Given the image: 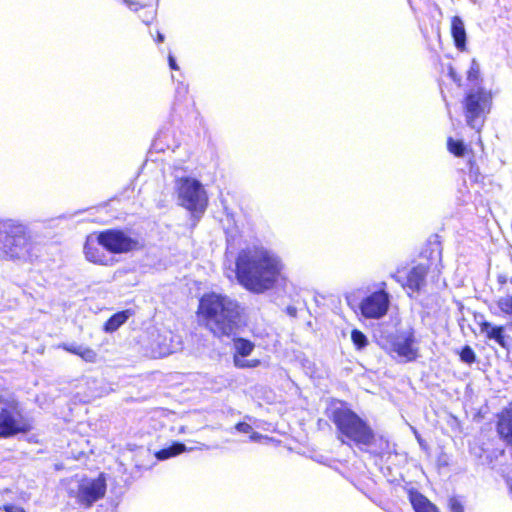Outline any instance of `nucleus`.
<instances>
[{
    "label": "nucleus",
    "mask_w": 512,
    "mask_h": 512,
    "mask_svg": "<svg viewBox=\"0 0 512 512\" xmlns=\"http://www.w3.org/2000/svg\"><path fill=\"white\" fill-rule=\"evenodd\" d=\"M337 429V439L342 444L358 447L372 445L375 435L371 427L354 411L343 404L334 406L328 415Z\"/></svg>",
    "instance_id": "20e7f679"
},
{
    "label": "nucleus",
    "mask_w": 512,
    "mask_h": 512,
    "mask_svg": "<svg viewBox=\"0 0 512 512\" xmlns=\"http://www.w3.org/2000/svg\"><path fill=\"white\" fill-rule=\"evenodd\" d=\"M132 316H134V312L130 309H127V310L121 311L119 313H116V314L110 316L108 320H113V321L127 320L128 318H130Z\"/></svg>",
    "instance_id": "c756f323"
},
{
    "label": "nucleus",
    "mask_w": 512,
    "mask_h": 512,
    "mask_svg": "<svg viewBox=\"0 0 512 512\" xmlns=\"http://www.w3.org/2000/svg\"><path fill=\"white\" fill-rule=\"evenodd\" d=\"M168 61H169V66H170L171 69H173V70H178L179 69V67H178V65H177V63L175 61V58L172 55H169Z\"/></svg>",
    "instance_id": "58836bf2"
},
{
    "label": "nucleus",
    "mask_w": 512,
    "mask_h": 512,
    "mask_svg": "<svg viewBox=\"0 0 512 512\" xmlns=\"http://www.w3.org/2000/svg\"><path fill=\"white\" fill-rule=\"evenodd\" d=\"M498 307L506 315H512V296H505L499 299Z\"/></svg>",
    "instance_id": "393cba45"
},
{
    "label": "nucleus",
    "mask_w": 512,
    "mask_h": 512,
    "mask_svg": "<svg viewBox=\"0 0 512 512\" xmlns=\"http://www.w3.org/2000/svg\"><path fill=\"white\" fill-rule=\"evenodd\" d=\"M175 191L179 205L193 212L202 214L207 207V193L195 178L175 174Z\"/></svg>",
    "instance_id": "39448f33"
},
{
    "label": "nucleus",
    "mask_w": 512,
    "mask_h": 512,
    "mask_svg": "<svg viewBox=\"0 0 512 512\" xmlns=\"http://www.w3.org/2000/svg\"><path fill=\"white\" fill-rule=\"evenodd\" d=\"M263 437H264L263 435H261L258 432H255L253 430H252V432H250V440L253 442L260 441Z\"/></svg>",
    "instance_id": "4c0bfd02"
},
{
    "label": "nucleus",
    "mask_w": 512,
    "mask_h": 512,
    "mask_svg": "<svg viewBox=\"0 0 512 512\" xmlns=\"http://www.w3.org/2000/svg\"><path fill=\"white\" fill-rule=\"evenodd\" d=\"M374 338L387 353L405 362L414 361L419 356L414 330L409 325L402 326L401 322H377Z\"/></svg>",
    "instance_id": "f03ea898"
},
{
    "label": "nucleus",
    "mask_w": 512,
    "mask_h": 512,
    "mask_svg": "<svg viewBox=\"0 0 512 512\" xmlns=\"http://www.w3.org/2000/svg\"><path fill=\"white\" fill-rule=\"evenodd\" d=\"M499 281H500L501 283H504V282H505V278H504L503 276H500V277H499Z\"/></svg>",
    "instance_id": "79ce46f5"
},
{
    "label": "nucleus",
    "mask_w": 512,
    "mask_h": 512,
    "mask_svg": "<svg viewBox=\"0 0 512 512\" xmlns=\"http://www.w3.org/2000/svg\"><path fill=\"white\" fill-rule=\"evenodd\" d=\"M60 347H62L67 352L79 356L85 362L94 363L97 360V353L87 346L77 343H64Z\"/></svg>",
    "instance_id": "f3484780"
},
{
    "label": "nucleus",
    "mask_w": 512,
    "mask_h": 512,
    "mask_svg": "<svg viewBox=\"0 0 512 512\" xmlns=\"http://www.w3.org/2000/svg\"><path fill=\"white\" fill-rule=\"evenodd\" d=\"M497 430L500 437L508 444L512 445V409L505 410L499 416Z\"/></svg>",
    "instance_id": "dca6fc26"
},
{
    "label": "nucleus",
    "mask_w": 512,
    "mask_h": 512,
    "mask_svg": "<svg viewBox=\"0 0 512 512\" xmlns=\"http://www.w3.org/2000/svg\"><path fill=\"white\" fill-rule=\"evenodd\" d=\"M451 35L456 48L464 51L466 48V29L463 20L459 16L452 17Z\"/></svg>",
    "instance_id": "2eb2a0df"
},
{
    "label": "nucleus",
    "mask_w": 512,
    "mask_h": 512,
    "mask_svg": "<svg viewBox=\"0 0 512 512\" xmlns=\"http://www.w3.org/2000/svg\"><path fill=\"white\" fill-rule=\"evenodd\" d=\"M5 512H26L22 507L13 506V505H5Z\"/></svg>",
    "instance_id": "72a5a7b5"
},
{
    "label": "nucleus",
    "mask_w": 512,
    "mask_h": 512,
    "mask_svg": "<svg viewBox=\"0 0 512 512\" xmlns=\"http://www.w3.org/2000/svg\"><path fill=\"white\" fill-rule=\"evenodd\" d=\"M448 149L451 153H453L457 157H461L464 155L466 147L462 141H456L452 138L448 139Z\"/></svg>",
    "instance_id": "5701e85b"
},
{
    "label": "nucleus",
    "mask_w": 512,
    "mask_h": 512,
    "mask_svg": "<svg viewBox=\"0 0 512 512\" xmlns=\"http://www.w3.org/2000/svg\"><path fill=\"white\" fill-rule=\"evenodd\" d=\"M101 247L115 254L127 253L134 250L138 242L121 230L108 229L98 234Z\"/></svg>",
    "instance_id": "9d476101"
},
{
    "label": "nucleus",
    "mask_w": 512,
    "mask_h": 512,
    "mask_svg": "<svg viewBox=\"0 0 512 512\" xmlns=\"http://www.w3.org/2000/svg\"><path fill=\"white\" fill-rule=\"evenodd\" d=\"M455 307L460 311L461 313V319L460 320H468L470 317H476L469 308H466L461 302L456 301Z\"/></svg>",
    "instance_id": "cd10ccee"
},
{
    "label": "nucleus",
    "mask_w": 512,
    "mask_h": 512,
    "mask_svg": "<svg viewBox=\"0 0 512 512\" xmlns=\"http://www.w3.org/2000/svg\"><path fill=\"white\" fill-rule=\"evenodd\" d=\"M235 429L240 433H246V434L252 432V430H253L252 426L245 422H240V423L236 424Z\"/></svg>",
    "instance_id": "2f4dec72"
},
{
    "label": "nucleus",
    "mask_w": 512,
    "mask_h": 512,
    "mask_svg": "<svg viewBox=\"0 0 512 512\" xmlns=\"http://www.w3.org/2000/svg\"><path fill=\"white\" fill-rule=\"evenodd\" d=\"M282 269L281 259L264 247L243 249L236 261L238 281L246 289L257 293L272 288L280 278Z\"/></svg>",
    "instance_id": "f257e3e1"
},
{
    "label": "nucleus",
    "mask_w": 512,
    "mask_h": 512,
    "mask_svg": "<svg viewBox=\"0 0 512 512\" xmlns=\"http://www.w3.org/2000/svg\"><path fill=\"white\" fill-rule=\"evenodd\" d=\"M411 503L415 512H439L434 504L419 493L411 495Z\"/></svg>",
    "instance_id": "aec40b11"
},
{
    "label": "nucleus",
    "mask_w": 512,
    "mask_h": 512,
    "mask_svg": "<svg viewBox=\"0 0 512 512\" xmlns=\"http://www.w3.org/2000/svg\"><path fill=\"white\" fill-rule=\"evenodd\" d=\"M40 247L32 240L27 228L14 219H0V256L9 260L32 261Z\"/></svg>",
    "instance_id": "7ed1b4c3"
},
{
    "label": "nucleus",
    "mask_w": 512,
    "mask_h": 512,
    "mask_svg": "<svg viewBox=\"0 0 512 512\" xmlns=\"http://www.w3.org/2000/svg\"><path fill=\"white\" fill-rule=\"evenodd\" d=\"M449 74H450V76L452 77V79H453L455 82L459 81V79L457 78L456 73L454 72V70H453V68H452V67H450V69H449Z\"/></svg>",
    "instance_id": "ea45409f"
},
{
    "label": "nucleus",
    "mask_w": 512,
    "mask_h": 512,
    "mask_svg": "<svg viewBox=\"0 0 512 512\" xmlns=\"http://www.w3.org/2000/svg\"><path fill=\"white\" fill-rule=\"evenodd\" d=\"M492 104L491 93L483 88L470 90L464 99V114L466 123L472 129L480 132Z\"/></svg>",
    "instance_id": "423d86ee"
},
{
    "label": "nucleus",
    "mask_w": 512,
    "mask_h": 512,
    "mask_svg": "<svg viewBox=\"0 0 512 512\" xmlns=\"http://www.w3.org/2000/svg\"><path fill=\"white\" fill-rule=\"evenodd\" d=\"M124 2L133 11H137L141 7V5L138 2H134V1H130V0H124Z\"/></svg>",
    "instance_id": "f704fd0d"
},
{
    "label": "nucleus",
    "mask_w": 512,
    "mask_h": 512,
    "mask_svg": "<svg viewBox=\"0 0 512 512\" xmlns=\"http://www.w3.org/2000/svg\"><path fill=\"white\" fill-rule=\"evenodd\" d=\"M351 339L354 343V345L356 346L357 349H362L364 348L368 341H367V337L359 330H356L354 329L351 333Z\"/></svg>",
    "instance_id": "b1692460"
},
{
    "label": "nucleus",
    "mask_w": 512,
    "mask_h": 512,
    "mask_svg": "<svg viewBox=\"0 0 512 512\" xmlns=\"http://www.w3.org/2000/svg\"><path fill=\"white\" fill-rule=\"evenodd\" d=\"M426 275L427 268L424 265H417L409 271L403 286L411 292H417L424 285Z\"/></svg>",
    "instance_id": "4468645a"
},
{
    "label": "nucleus",
    "mask_w": 512,
    "mask_h": 512,
    "mask_svg": "<svg viewBox=\"0 0 512 512\" xmlns=\"http://www.w3.org/2000/svg\"><path fill=\"white\" fill-rule=\"evenodd\" d=\"M478 75V67L476 66L475 62L473 61L472 66L468 72V79L473 80L476 79Z\"/></svg>",
    "instance_id": "473e14b6"
},
{
    "label": "nucleus",
    "mask_w": 512,
    "mask_h": 512,
    "mask_svg": "<svg viewBox=\"0 0 512 512\" xmlns=\"http://www.w3.org/2000/svg\"><path fill=\"white\" fill-rule=\"evenodd\" d=\"M345 300L347 302V304L354 308V305H353V302H354V293L353 292H350V293H346L345 294Z\"/></svg>",
    "instance_id": "e433bc0d"
},
{
    "label": "nucleus",
    "mask_w": 512,
    "mask_h": 512,
    "mask_svg": "<svg viewBox=\"0 0 512 512\" xmlns=\"http://www.w3.org/2000/svg\"><path fill=\"white\" fill-rule=\"evenodd\" d=\"M286 313H287V316L290 317V318H295L297 317V309L293 306H288L287 309H286Z\"/></svg>",
    "instance_id": "c9c22d12"
},
{
    "label": "nucleus",
    "mask_w": 512,
    "mask_h": 512,
    "mask_svg": "<svg viewBox=\"0 0 512 512\" xmlns=\"http://www.w3.org/2000/svg\"><path fill=\"white\" fill-rule=\"evenodd\" d=\"M238 304L221 295L211 293L199 301L198 314L210 320H233L239 316Z\"/></svg>",
    "instance_id": "0eeeda50"
},
{
    "label": "nucleus",
    "mask_w": 512,
    "mask_h": 512,
    "mask_svg": "<svg viewBox=\"0 0 512 512\" xmlns=\"http://www.w3.org/2000/svg\"><path fill=\"white\" fill-rule=\"evenodd\" d=\"M122 323L123 322H105L103 325V330L106 332H114L120 327Z\"/></svg>",
    "instance_id": "7c9ffc66"
},
{
    "label": "nucleus",
    "mask_w": 512,
    "mask_h": 512,
    "mask_svg": "<svg viewBox=\"0 0 512 512\" xmlns=\"http://www.w3.org/2000/svg\"><path fill=\"white\" fill-rule=\"evenodd\" d=\"M236 322H205L206 327L216 336H230Z\"/></svg>",
    "instance_id": "6ab92c4d"
},
{
    "label": "nucleus",
    "mask_w": 512,
    "mask_h": 512,
    "mask_svg": "<svg viewBox=\"0 0 512 512\" xmlns=\"http://www.w3.org/2000/svg\"><path fill=\"white\" fill-rule=\"evenodd\" d=\"M460 358L463 362L471 364L475 361V353L470 346H465L461 350Z\"/></svg>",
    "instance_id": "a878e982"
},
{
    "label": "nucleus",
    "mask_w": 512,
    "mask_h": 512,
    "mask_svg": "<svg viewBox=\"0 0 512 512\" xmlns=\"http://www.w3.org/2000/svg\"><path fill=\"white\" fill-rule=\"evenodd\" d=\"M157 41L158 42H163L164 41V35L161 34L160 32H158V34H157Z\"/></svg>",
    "instance_id": "a19ab883"
},
{
    "label": "nucleus",
    "mask_w": 512,
    "mask_h": 512,
    "mask_svg": "<svg viewBox=\"0 0 512 512\" xmlns=\"http://www.w3.org/2000/svg\"><path fill=\"white\" fill-rule=\"evenodd\" d=\"M448 506L451 512H464V507L457 497H451Z\"/></svg>",
    "instance_id": "c85d7f7f"
},
{
    "label": "nucleus",
    "mask_w": 512,
    "mask_h": 512,
    "mask_svg": "<svg viewBox=\"0 0 512 512\" xmlns=\"http://www.w3.org/2000/svg\"><path fill=\"white\" fill-rule=\"evenodd\" d=\"M84 254L89 262L100 265H111L113 258L106 255L102 249L101 244L98 242V235L87 237L84 245Z\"/></svg>",
    "instance_id": "f8f14e48"
},
{
    "label": "nucleus",
    "mask_w": 512,
    "mask_h": 512,
    "mask_svg": "<svg viewBox=\"0 0 512 512\" xmlns=\"http://www.w3.org/2000/svg\"><path fill=\"white\" fill-rule=\"evenodd\" d=\"M234 364L238 368L256 367L259 364L258 360H244L239 356L234 355Z\"/></svg>",
    "instance_id": "bb28decb"
},
{
    "label": "nucleus",
    "mask_w": 512,
    "mask_h": 512,
    "mask_svg": "<svg viewBox=\"0 0 512 512\" xmlns=\"http://www.w3.org/2000/svg\"><path fill=\"white\" fill-rule=\"evenodd\" d=\"M389 303L390 299L388 293L380 290L363 299L359 308L365 318L379 319L386 314Z\"/></svg>",
    "instance_id": "9b49d317"
},
{
    "label": "nucleus",
    "mask_w": 512,
    "mask_h": 512,
    "mask_svg": "<svg viewBox=\"0 0 512 512\" xmlns=\"http://www.w3.org/2000/svg\"><path fill=\"white\" fill-rule=\"evenodd\" d=\"M151 339L142 340L143 344L146 343L147 353L153 358H160L172 353L170 347L165 343L163 338L157 331L150 333Z\"/></svg>",
    "instance_id": "ddd939ff"
},
{
    "label": "nucleus",
    "mask_w": 512,
    "mask_h": 512,
    "mask_svg": "<svg viewBox=\"0 0 512 512\" xmlns=\"http://www.w3.org/2000/svg\"><path fill=\"white\" fill-rule=\"evenodd\" d=\"M481 332L490 340H494L503 348L507 347V337L502 326H493L490 322H481Z\"/></svg>",
    "instance_id": "a211bd4d"
},
{
    "label": "nucleus",
    "mask_w": 512,
    "mask_h": 512,
    "mask_svg": "<svg viewBox=\"0 0 512 512\" xmlns=\"http://www.w3.org/2000/svg\"><path fill=\"white\" fill-rule=\"evenodd\" d=\"M106 493V480L102 474L97 478H83L79 481L77 489L70 490V495L78 504L86 508L91 507L96 501L102 499Z\"/></svg>",
    "instance_id": "1a4fd4ad"
},
{
    "label": "nucleus",
    "mask_w": 512,
    "mask_h": 512,
    "mask_svg": "<svg viewBox=\"0 0 512 512\" xmlns=\"http://www.w3.org/2000/svg\"><path fill=\"white\" fill-rule=\"evenodd\" d=\"M234 348L237 356L246 357L251 354L254 344L249 340L237 338L234 340Z\"/></svg>",
    "instance_id": "4be33fe9"
},
{
    "label": "nucleus",
    "mask_w": 512,
    "mask_h": 512,
    "mask_svg": "<svg viewBox=\"0 0 512 512\" xmlns=\"http://www.w3.org/2000/svg\"><path fill=\"white\" fill-rule=\"evenodd\" d=\"M193 448H187L185 446V444L183 443H180V442H174L172 445H170L169 447H166V448H163L161 449L160 451H158L155 456L157 459L159 460H166L170 457H174V456H177L179 455L180 453L184 452V451H192Z\"/></svg>",
    "instance_id": "412c9836"
},
{
    "label": "nucleus",
    "mask_w": 512,
    "mask_h": 512,
    "mask_svg": "<svg viewBox=\"0 0 512 512\" xmlns=\"http://www.w3.org/2000/svg\"><path fill=\"white\" fill-rule=\"evenodd\" d=\"M31 429L17 402H11L0 411V438H9Z\"/></svg>",
    "instance_id": "6e6552de"
}]
</instances>
